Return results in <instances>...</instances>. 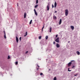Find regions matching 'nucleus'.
Listing matches in <instances>:
<instances>
[{
  "label": "nucleus",
  "instance_id": "1",
  "mask_svg": "<svg viewBox=\"0 0 80 80\" xmlns=\"http://www.w3.org/2000/svg\"><path fill=\"white\" fill-rule=\"evenodd\" d=\"M68 13H69V11L68 10V9H66L65 10V16H67L68 15Z\"/></svg>",
  "mask_w": 80,
  "mask_h": 80
},
{
  "label": "nucleus",
  "instance_id": "2",
  "mask_svg": "<svg viewBox=\"0 0 80 80\" xmlns=\"http://www.w3.org/2000/svg\"><path fill=\"white\" fill-rule=\"evenodd\" d=\"M59 38H58L55 40V41L59 43Z\"/></svg>",
  "mask_w": 80,
  "mask_h": 80
},
{
  "label": "nucleus",
  "instance_id": "3",
  "mask_svg": "<svg viewBox=\"0 0 80 80\" xmlns=\"http://www.w3.org/2000/svg\"><path fill=\"white\" fill-rule=\"evenodd\" d=\"M3 32H4V38L5 39H6V33L5 32V31H3Z\"/></svg>",
  "mask_w": 80,
  "mask_h": 80
},
{
  "label": "nucleus",
  "instance_id": "4",
  "mask_svg": "<svg viewBox=\"0 0 80 80\" xmlns=\"http://www.w3.org/2000/svg\"><path fill=\"white\" fill-rule=\"evenodd\" d=\"M34 13H35V14L36 15V16H38V14L36 10L35 9H34Z\"/></svg>",
  "mask_w": 80,
  "mask_h": 80
},
{
  "label": "nucleus",
  "instance_id": "5",
  "mask_svg": "<svg viewBox=\"0 0 80 80\" xmlns=\"http://www.w3.org/2000/svg\"><path fill=\"white\" fill-rule=\"evenodd\" d=\"M72 62H69L68 64V67L72 65Z\"/></svg>",
  "mask_w": 80,
  "mask_h": 80
},
{
  "label": "nucleus",
  "instance_id": "6",
  "mask_svg": "<svg viewBox=\"0 0 80 80\" xmlns=\"http://www.w3.org/2000/svg\"><path fill=\"white\" fill-rule=\"evenodd\" d=\"M57 3H56V2H55V3H54V8H56V7H57Z\"/></svg>",
  "mask_w": 80,
  "mask_h": 80
},
{
  "label": "nucleus",
  "instance_id": "7",
  "mask_svg": "<svg viewBox=\"0 0 80 80\" xmlns=\"http://www.w3.org/2000/svg\"><path fill=\"white\" fill-rule=\"evenodd\" d=\"M16 40L17 42L18 43V38L17 37H16Z\"/></svg>",
  "mask_w": 80,
  "mask_h": 80
},
{
  "label": "nucleus",
  "instance_id": "8",
  "mask_svg": "<svg viewBox=\"0 0 80 80\" xmlns=\"http://www.w3.org/2000/svg\"><path fill=\"white\" fill-rule=\"evenodd\" d=\"M56 47H57V48H59L60 47V45H59V44L57 43L56 44Z\"/></svg>",
  "mask_w": 80,
  "mask_h": 80
},
{
  "label": "nucleus",
  "instance_id": "9",
  "mask_svg": "<svg viewBox=\"0 0 80 80\" xmlns=\"http://www.w3.org/2000/svg\"><path fill=\"white\" fill-rule=\"evenodd\" d=\"M47 10L49 11V4L47 5Z\"/></svg>",
  "mask_w": 80,
  "mask_h": 80
},
{
  "label": "nucleus",
  "instance_id": "10",
  "mask_svg": "<svg viewBox=\"0 0 80 80\" xmlns=\"http://www.w3.org/2000/svg\"><path fill=\"white\" fill-rule=\"evenodd\" d=\"M71 28L72 30H73L74 29V27L73 26H71Z\"/></svg>",
  "mask_w": 80,
  "mask_h": 80
},
{
  "label": "nucleus",
  "instance_id": "11",
  "mask_svg": "<svg viewBox=\"0 0 80 80\" xmlns=\"http://www.w3.org/2000/svg\"><path fill=\"white\" fill-rule=\"evenodd\" d=\"M62 22V19H61L59 22V25L61 24Z\"/></svg>",
  "mask_w": 80,
  "mask_h": 80
},
{
  "label": "nucleus",
  "instance_id": "12",
  "mask_svg": "<svg viewBox=\"0 0 80 80\" xmlns=\"http://www.w3.org/2000/svg\"><path fill=\"white\" fill-rule=\"evenodd\" d=\"M53 18L54 20H56L57 18L56 16H54L53 17Z\"/></svg>",
  "mask_w": 80,
  "mask_h": 80
},
{
  "label": "nucleus",
  "instance_id": "13",
  "mask_svg": "<svg viewBox=\"0 0 80 80\" xmlns=\"http://www.w3.org/2000/svg\"><path fill=\"white\" fill-rule=\"evenodd\" d=\"M24 18H26V13L25 12L24 15Z\"/></svg>",
  "mask_w": 80,
  "mask_h": 80
},
{
  "label": "nucleus",
  "instance_id": "14",
  "mask_svg": "<svg viewBox=\"0 0 80 80\" xmlns=\"http://www.w3.org/2000/svg\"><path fill=\"white\" fill-rule=\"evenodd\" d=\"M76 53L78 55H80V52L79 51H77L76 52Z\"/></svg>",
  "mask_w": 80,
  "mask_h": 80
},
{
  "label": "nucleus",
  "instance_id": "15",
  "mask_svg": "<svg viewBox=\"0 0 80 80\" xmlns=\"http://www.w3.org/2000/svg\"><path fill=\"white\" fill-rule=\"evenodd\" d=\"M52 28L51 27L50 28V31H49V32H52Z\"/></svg>",
  "mask_w": 80,
  "mask_h": 80
},
{
  "label": "nucleus",
  "instance_id": "16",
  "mask_svg": "<svg viewBox=\"0 0 80 80\" xmlns=\"http://www.w3.org/2000/svg\"><path fill=\"white\" fill-rule=\"evenodd\" d=\"M28 34L27 32H26L25 33V35H24V36L26 37Z\"/></svg>",
  "mask_w": 80,
  "mask_h": 80
},
{
  "label": "nucleus",
  "instance_id": "17",
  "mask_svg": "<svg viewBox=\"0 0 80 80\" xmlns=\"http://www.w3.org/2000/svg\"><path fill=\"white\" fill-rule=\"evenodd\" d=\"M32 20H31V21H30V22H29V24H32Z\"/></svg>",
  "mask_w": 80,
  "mask_h": 80
},
{
  "label": "nucleus",
  "instance_id": "18",
  "mask_svg": "<svg viewBox=\"0 0 80 80\" xmlns=\"http://www.w3.org/2000/svg\"><path fill=\"white\" fill-rule=\"evenodd\" d=\"M44 26H45V25L44 24V25H43V27L42 28V31H43V28H44Z\"/></svg>",
  "mask_w": 80,
  "mask_h": 80
},
{
  "label": "nucleus",
  "instance_id": "19",
  "mask_svg": "<svg viewBox=\"0 0 80 80\" xmlns=\"http://www.w3.org/2000/svg\"><path fill=\"white\" fill-rule=\"evenodd\" d=\"M53 80H57V78L56 77H55L53 78Z\"/></svg>",
  "mask_w": 80,
  "mask_h": 80
},
{
  "label": "nucleus",
  "instance_id": "20",
  "mask_svg": "<svg viewBox=\"0 0 80 80\" xmlns=\"http://www.w3.org/2000/svg\"><path fill=\"white\" fill-rule=\"evenodd\" d=\"M38 38H39V39H41V38H42V36H39V37H38Z\"/></svg>",
  "mask_w": 80,
  "mask_h": 80
},
{
  "label": "nucleus",
  "instance_id": "21",
  "mask_svg": "<svg viewBox=\"0 0 80 80\" xmlns=\"http://www.w3.org/2000/svg\"><path fill=\"white\" fill-rule=\"evenodd\" d=\"M48 38V36H46V39L47 40Z\"/></svg>",
  "mask_w": 80,
  "mask_h": 80
},
{
  "label": "nucleus",
  "instance_id": "22",
  "mask_svg": "<svg viewBox=\"0 0 80 80\" xmlns=\"http://www.w3.org/2000/svg\"><path fill=\"white\" fill-rule=\"evenodd\" d=\"M38 6V5H36L35 6V8H37Z\"/></svg>",
  "mask_w": 80,
  "mask_h": 80
},
{
  "label": "nucleus",
  "instance_id": "23",
  "mask_svg": "<svg viewBox=\"0 0 80 80\" xmlns=\"http://www.w3.org/2000/svg\"><path fill=\"white\" fill-rule=\"evenodd\" d=\"M10 57L9 56H8V59H10Z\"/></svg>",
  "mask_w": 80,
  "mask_h": 80
},
{
  "label": "nucleus",
  "instance_id": "24",
  "mask_svg": "<svg viewBox=\"0 0 80 80\" xmlns=\"http://www.w3.org/2000/svg\"><path fill=\"white\" fill-rule=\"evenodd\" d=\"M18 62H15V64H16V65H17V64H18Z\"/></svg>",
  "mask_w": 80,
  "mask_h": 80
},
{
  "label": "nucleus",
  "instance_id": "25",
  "mask_svg": "<svg viewBox=\"0 0 80 80\" xmlns=\"http://www.w3.org/2000/svg\"><path fill=\"white\" fill-rule=\"evenodd\" d=\"M36 3L37 4L38 3V0H36Z\"/></svg>",
  "mask_w": 80,
  "mask_h": 80
},
{
  "label": "nucleus",
  "instance_id": "26",
  "mask_svg": "<svg viewBox=\"0 0 80 80\" xmlns=\"http://www.w3.org/2000/svg\"><path fill=\"white\" fill-rule=\"evenodd\" d=\"M68 71H69V72H71V71H72V70H69V68H68Z\"/></svg>",
  "mask_w": 80,
  "mask_h": 80
},
{
  "label": "nucleus",
  "instance_id": "27",
  "mask_svg": "<svg viewBox=\"0 0 80 80\" xmlns=\"http://www.w3.org/2000/svg\"><path fill=\"white\" fill-rule=\"evenodd\" d=\"M52 8H54V5H52Z\"/></svg>",
  "mask_w": 80,
  "mask_h": 80
},
{
  "label": "nucleus",
  "instance_id": "28",
  "mask_svg": "<svg viewBox=\"0 0 80 80\" xmlns=\"http://www.w3.org/2000/svg\"><path fill=\"white\" fill-rule=\"evenodd\" d=\"M75 67V66H72V68H74Z\"/></svg>",
  "mask_w": 80,
  "mask_h": 80
},
{
  "label": "nucleus",
  "instance_id": "29",
  "mask_svg": "<svg viewBox=\"0 0 80 80\" xmlns=\"http://www.w3.org/2000/svg\"><path fill=\"white\" fill-rule=\"evenodd\" d=\"M19 40H20V41H21V37H20V38H19Z\"/></svg>",
  "mask_w": 80,
  "mask_h": 80
},
{
  "label": "nucleus",
  "instance_id": "30",
  "mask_svg": "<svg viewBox=\"0 0 80 80\" xmlns=\"http://www.w3.org/2000/svg\"><path fill=\"white\" fill-rule=\"evenodd\" d=\"M40 75H43V73H41L40 74Z\"/></svg>",
  "mask_w": 80,
  "mask_h": 80
},
{
  "label": "nucleus",
  "instance_id": "31",
  "mask_svg": "<svg viewBox=\"0 0 80 80\" xmlns=\"http://www.w3.org/2000/svg\"><path fill=\"white\" fill-rule=\"evenodd\" d=\"M28 51H27L26 52H25V54H27V53H28Z\"/></svg>",
  "mask_w": 80,
  "mask_h": 80
},
{
  "label": "nucleus",
  "instance_id": "32",
  "mask_svg": "<svg viewBox=\"0 0 80 80\" xmlns=\"http://www.w3.org/2000/svg\"><path fill=\"white\" fill-rule=\"evenodd\" d=\"M58 35H56V38H57L58 37Z\"/></svg>",
  "mask_w": 80,
  "mask_h": 80
},
{
  "label": "nucleus",
  "instance_id": "33",
  "mask_svg": "<svg viewBox=\"0 0 80 80\" xmlns=\"http://www.w3.org/2000/svg\"><path fill=\"white\" fill-rule=\"evenodd\" d=\"M55 43V42H53V44H54Z\"/></svg>",
  "mask_w": 80,
  "mask_h": 80
},
{
  "label": "nucleus",
  "instance_id": "34",
  "mask_svg": "<svg viewBox=\"0 0 80 80\" xmlns=\"http://www.w3.org/2000/svg\"><path fill=\"white\" fill-rule=\"evenodd\" d=\"M78 75V74H77L76 75H75L74 76H76L77 75Z\"/></svg>",
  "mask_w": 80,
  "mask_h": 80
},
{
  "label": "nucleus",
  "instance_id": "35",
  "mask_svg": "<svg viewBox=\"0 0 80 80\" xmlns=\"http://www.w3.org/2000/svg\"><path fill=\"white\" fill-rule=\"evenodd\" d=\"M56 12H57V11H55L54 12V13H56Z\"/></svg>",
  "mask_w": 80,
  "mask_h": 80
},
{
  "label": "nucleus",
  "instance_id": "36",
  "mask_svg": "<svg viewBox=\"0 0 80 80\" xmlns=\"http://www.w3.org/2000/svg\"><path fill=\"white\" fill-rule=\"evenodd\" d=\"M74 61V60L71 61V62H72Z\"/></svg>",
  "mask_w": 80,
  "mask_h": 80
},
{
  "label": "nucleus",
  "instance_id": "37",
  "mask_svg": "<svg viewBox=\"0 0 80 80\" xmlns=\"http://www.w3.org/2000/svg\"><path fill=\"white\" fill-rule=\"evenodd\" d=\"M37 65L38 67V68L39 67V65Z\"/></svg>",
  "mask_w": 80,
  "mask_h": 80
},
{
  "label": "nucleus",
  "instance_id": "38",
  "mask_svg": "<svg viewBox=\"0 0 80 80\" xmlns=\"http://www.w3.org/2000/svg\"><path fill=\"white\" fill-rule=\"evenodd\" d=\"M39 69V68H37V70H38Z\"/></svg>",
  "mask_w": 80,
  "mask_h": 80
},
{
  "label": "nucleus",
  "instance_id": "39",
  "mask_svg": "<svg viewBox=\"0 0 80 80\" xmlns=\"http://www.w3.org/2000/svg\"><path fill=\"white\" fill-rule=\"evenodd\" d=\"M50 70H51V69H49V70H50Z\"/></svg>",
  "mask_w": 80,
  "mask_h": 80
}]
</instances>
